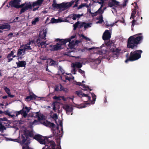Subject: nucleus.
I'll return each instance as SVG.
<instances>
[{"instance_id":"nucleus-1","label":"nucleus","mask_w":149,"mask_h":149,"mask_svg":"<svg viewBox=\"0 0 149 149\" xmlns=\"http://www.w3.org/2000/svg\"><path fill=\"white\" fill-rule=\"evenodd\" d=\"M28 131H25L23 134H22L21 137L19 139H13L11 138H7V141H16L20 143L22 146H24L25 149H29L28 145L30 143V136L28 135ZM49 137L43 136L40 135H36L33 137V139L38 141L41 144H45V147L42 149H56L55 148L56 146L54 141L50 140L49 139Z\"/></svg>"},{"instance_id":"nucleus-2","label":"nucleus","mask_w":149,"mask_h":149,"mask_svg":"<svg viewBox=\"0 0 149 149\" xmlns=\"http://www.w3.org/2000/svg\"><path fill=\"white\" fill-rule=\"evenodd\" d=\"M76 94L79 97H81L82 100L84 102H89L88 103H86L83 104L77 105L76 107L79 109L84 108L87 107L88 104H94L96 100V96L93 93L85 94L81 91H76Z\"/></svg>"},{"instance_id":"nucleus-3","label":"nucleus","mask_w":149,"mask_h":149,"mask_svg":"<svg viewBox=\"0 0 149 149\" xmlns=\"http://www.w3.org/2000/svg\"><path fill=\"white\" fill-rule=\"evenodd\" d=\"M35 46L33 41H31L28 43L21 45L18 50L17 56L18 59H22L26 51H31Z\"/></svg>"},{"instance_id":"nucleus-4","label":"nucleus","mask_w":149,"mask_h":149,"mask_svg":"<svg viewBox=\"0 0 149 149\" xmlns=\"http://www.w3.org/2000/svg\"><path fill=\"white\" fill-rule=\"evenodd\" d=\"M43 0H38L37 1L32 2L26 1L20 5L19 8H21L19 14L26 11L27 10H31L33 8L37 6L40 5L42 4Z\"/></svg>"},{"instance_id":"nucleus-5","label":"nucleus","mask_w":149,"mask_h":149,"mask_svg":"<svg viewBox=\"0 0 149 149\" xmlns=\"http://www.w3.org/2000/svg\"><path fill=\"white\" fill-rule=\"evenodd\" d=\"M141 34L139 33L130 37L128 40L127 47L132 49L136 47L137 45L140 43L143 38L142 36H136Z\"/></svg>"},{"instance_id":"nucleus-6","label":"nucleus","mask_w":149,"mask_h":149,"mask_svg":"<svg viewBox=\"0 0 149 149\" xmlns=\"http://www.w3.org/2000/svg\"><path fill=\"white\" fill-rule=\"evenodd\" d=\"M75 37V36L74 35L71 36L70 38H68L61 40L57 39V40H59V43L54 45H50V50L52 51H56L63 48L62 46H64L66 43L70 42L71 41V39L74 38Z\"/></svg>"},{"instance_id":"nucleus-7","label":"nucleus","mask_w":149,"mask_h":149,"mask_svg":"<svg viewBox=\"0 0 149 149\" xmlns=\"http://www.w3.org/2000/svg\"><path fill=\"white\" fill-rule=\"evenodd\" d=\"M103 5L101 4V6L98 10L94 13H93L91 12V10L90 8L88 9V12L93 17L97 15H99V18H97V19L99 21L96 22V24L99 23H101L103 22V17L101 15L104 12V10L106 8V7H104L103 9H102Z\"/></svg>"},{"instance_id":"nucleus-8","label":"nucleus","mask_w":149,"mask_h":149,"mask_svg":"<svg viewBox=\"0 0 149 149\" xmlns=\"http://www.w3.org/2000/svg\"><path fill=\"white\" fill-rule=\"evenodd\" d=\"M74 1H72L70 2H64L60 4H57L54 1L52 6L53 7L59 9L60 11H62L69 8L74 3Z\"/></svg>"},{"instance_id":"nucleus-9","label":"nucleus","mask_w":149,"mask_h":149,"mask_svg":"<svg viewBox=\"0 0 149 149\" xmlns=\"http://www.w3.org/2000/svg\"><path fill=\"white\" fill-rule=\"evenodd\" d=\"M142 52V51L141 50L131 52L129 59L126 60L125 61V62L127 63L129 61H133L138 60L140 58Z\"/></svg>"},{"instance_id":"nucleus-10","label":"nucleus","mask_w":149,"mask_h":149,"mask_svg":"<svg viewBox=\"0 0 149 149\" xmlns=\"http://www.w3.org/2000/svg\"><path fill=\"white\" fill-rule=\"evenodd\" d=\"M92 24L91 23H86L85 22L78 21L73 24L74 30H75L77 27L81 28L84 27L85 29L91 26Z\"/></svg>"},{"instance_id":"nucleus-11","label":"nucleus","mask_w":149,"mask_h":149,"mask_svg":"<svg viewBox=\"0 0 149 149\" xmlns=\"http://www.w3.org/2000/svg\"><path fill=\"white\" fill-rule=\"evenodd\" d=\"M105 47V45H103L100 47L95 48L94 47H93L91 48H89L88 49V50L90 51L95 49V52L97 53V54H107V53H108L107 50H104V49L105 48H104L102 49L103 50L101 49V48L103 47Z\"/></svg>"},{"instance_id":"nucleus-12","label":"nucleus","mask_w":149,"mask_h":149,"mask_svg":"<svg viewBox=\"0 0 149 149\" xmlns=\"http://www.w3.org/2000/svg\"><path fill=\"white\" fill-rule=\"evenodd\" d=\"M82 64L83 63L78 62L72 63L71 65L73 69L71 70L73 74H75L77 71L76 68H81L82 67Z\"/></svg>"},{"instance_id":"nucleus-13","label":"nucleus","mask_w":149,"mask_h":149,"mask_svg":"<svg viewBox=\"0 0 149 149\" xmlns=\"http://www.w3.org/2000/svg\"><path fill=\"white\" fill-rule=\"evenodd\" d=\"M29 108L25 107H23L22 110L17 111L15 113L16 116H18L21 114L24 117H25L27 116L28 113L29 112Z\"/></svg>"},{"instance_id":"nucleus-14","label":"nucleus","mask_w":149,"mask_h":149,"mask_svg":"<svg viewBox=\"0 0 149 149\" xmlns=\"http://www.w3.org/2000/svg\"><path fill=\"white\" fill-rule=\"evenodd\" d=\"M63 108L65 110L66 113L68 115L72 114L73 107L71 105H65L63 106Z\"/></svg>"},{"instance_id":"nucleus-15","label":"nucleus","mask_w":149,"mask_h":149,"mask_svg":"<svg viewBox=\"0 0 149 149\" xmlns=\"http://www.w3.org/2000/svg\"><path fill=\"white\" fill-rule=\"evenodd\" d=\"M52 118L55 120L56 123L57 125L60 126L61 127V130H62V122L61 120H59L58 118V116L56 114L54 113L53 114L52 116Z\"/></svg>"},{"instance_id":"nucleus-16","label":"nucleus","mask_w":149,"mask_h":149,"mask_svg":"<svg viewBox=\"0 0 149 149\" xmlns=\"http://www.w3.org/2000/svg\"><path fill=\"white\" fill-rule=\"evenodd\" d=\"M21 1V0H13L9 3V5L12 7L19 8L20 6V2Z\"/></svg>"},{"instance_id":"nucleus-17","label":"nucleus","mask_w":149,"mask_h":149,"mask_svg":"<svg viewBox=\"0 0 149 149\" xmlns=\"http://www.w3.org/2000/svg\"><path fill=\"white\" fill-rule=\"evenodd\" d=\"M82 16L83 14H72L70 15L67 18H70L74 20H78Z\"/></svg>"},{"instance_id":"nucleus-18","label":"nucleus","mask_w":149,"mask_h":149,"mask_svg":"<svg viewBox=\"0 0 149 149\" xmlns=\"http://www.w3.org/2000/svg\"><path fill=\"white\" fill-rule=\"evenodd\" d=\"M111 34L109 31L108 30H106L104 33L102 38L104 40H108L111 37Z\"/></svg>"},{"instance_id":"nucleus-19","label":"nucleus","mask_w":149,"mask_h":149,"mask_svg":"<svg viewBox=\"0 0 149 149\" xmlns=\"http://www.w3.org/2000/svg\"><path fill=\"white\" fill-rule=\"evenodd\" d=\"M37 42L38 44V47H41L42 48L46 47L47 45H48L49 44V43L47 42V41H43L40 42L39 39H38L37 40Z\"/></svg>"},{"instance_id":"nucleus-20","label":"nucleus","mask_w":149,"mask_h":149,"mask_svg":"<svg viewBox=\"0 0 149 149\" xmlns=\"http://www.w3.org/2000/svg\"><path fill=\"white\" fill-rule=\"evenodd\" d=\"M33 116L35 118H37L38 120H42L44 119V117L42 114H40L38 112L34 113Z\"/></svg>"},{"instance_id":"nucleus-21","label":"nucleus","mask_w":149,"mask_h":149,"mask_svg":"<svg viewBox=\"0 0 149 149\" xmlns=\"http://www.w3.org/2000/svg\"><path fill=\"white\" fill-rule=\"evenodd\" d=\"M47 33V29L45 28L43 29L40 32L39 37L42 39H45L46 37Z\"/></svg>"},{"instance_id":"nucleus-22","label":"nucleus","mask_w":149,"mask_h":149,"mask_svg":"<svg viewBox=\"0 0 149 149\" xmlns=\"http://www.w3.org/2000/svg\"><path fill=\"white\" fill-rule=\"evenodd\" d=\"M16 111H14L10 112L9 111H5L4 112V113L5 114L8 115L11 117L13 118L14 117H16L17 116H16V114L15 113Z\"/></svg>"},{"instance_id":"nucleus-23","label":"nucleus","mask_w":149,"mask_h":149,"mask_svg":"<svg viewBox=\"0 0 149 149\" xmlns=\"http://www.w3.org/2000/svg\"><path fill=\"white\" fill-rule=\"evenodd\" d=\"M69 42V43L68 45V47L71 49H73L74 48L76 44H77L79 42V41L77 40H76L75 41L72 40L71 42Z\"/></svg>"},{"instance_id":"nucleus-24","label":"nucleus","mask_w":149,"mask_h":149,"mask_svg":"<svg viewBox=\"0 0 149 149\" xmlns=\"http://www.w3.org/2000/svg\"><path fill=\"white\" fill-rule=\"evenodd\" d=\"M36 96L33 93H30L29 96H27L25 99V100L29 101L31 100H34L36 99Z\"/></svg>"},{"instance_id":"nucleus-25","label":"nucleus","mask_w":149,"mask_h":149,"mask_svg":"<svg viewBox=\"0 0 149 149\" xmlns=\"http://www.w3.org/2000/svg\"><path fill=\"white\" fill-rule=\"evenodd\" d=\"M63 21L61 19L58 18L57 19H55L54 18H52L51 20V22L52 23H57ZM65 22H68L69 21L65 19L64 21Z\"/></svg>"},{"instance_id":"nucleus-26","label":"nucleus","mask_w":149,"mask_h":149,"mask_svg":"<svg viewBox=\"0 0 149 149\" xmlns=\"http://www.w3.org/2000/svg\"><path fill=\"white\" fill-rule=\"evenodd\" d=\"M47 65L54 66L57 64V63L53 60L51 59H48L47 61Z\"/></svg>"},{"instance_id":"nucleus-27","label":"nucleus","mask_w":149,"mask_h":149,"mask_svg":"<svg viewBox=\"0 0 149 149\" xmlns=\"http://www.w3.org/2000/svg\"><path fill=\"white\" fill-rule=\"evenodd\" d=\"M16 55H14V53L13 51H11L10 53L8 54L7 56L8 62H10L13 60V58L16 57Z\"/></svg>"},{"instance_id":"nucleus-28","label":"nucleus","mask_w":149,"mask_h":149,"mask_svg":"<svg viewBox=\"0 0 149 149\" xmlns=\"http://www.w3.org/2000/svg\"><path fill=\"white\" fill-rule=\"evenodd\" d=\"M52 106L53 107V109L55 111H56L57 109H58L59 111V104L57 102H54L52 105Z\"/></svg>"},{"instance_id":"nucleus-29","label":"nucleus","mask_w":149,"mask_h":149,"mask_svg":"<svg viewBox=\"0 0 149 149\" xmlns=\"http://www.w3.org/2000/svg\"><path fill=\"white\" fill-rule=\"evenodd\" d=\"M3 89L9 97H14L13 95H11L10 90L9 88H8L7 87L4 86Z\"/></svg>"},{"instance_id":"nucleus-30","label":"nucleus","mask_w":149,"mask_h":149,"mask_svg":"<svg viewBox=\"0 0 149 149\" xmlns=\"http://www.w3.org/2000/svg\"><path fill=\"white\" fill-rule=\"evenodd\" d=\"M77 84L79 86H81L82 87V89L84 91H89V88L88 86L84 84H82L80 82H78L77 83Z\"/></svg>"},{"instance_id":"nucleus-31","label":"nucleus","mask_w":149,"mask_h":149,"mask_svg":"<svg viewBox=\"0 0 149 149\" xmlns=\"http://www.w3.org/2000/svg\"><path fill=\"white\" fill-rule=\"evenodd\" d=\"M43 124L46 126L53 127H54V124L52 123L47 121H44L43 123Z\"/></svg>"},{"instance_id":"nucleus-32","label":"nucleus","mask_w":149,"mask_h":149,"mask_svg":"<svg viewBox=\"0 0 149 149\" xmlns=\"http://www.w3.org/2000/svg\"><path fill=\"white\" fill-rule=\"evenodd\" d=\"M101 58H100L98 57V58H92L91 59L90 61L91 62H94L97 64H98L100 63L101 62Z\"/></svg>"},{"instance_id":"nucleus-33","label":"nucleus","mask_w":149,"mask_h":149,"mask_svg":"<svg viewBox=\"0 0 149 149\" xmlns=\"http://www.w3.org/2000/svg\"><path fill=\"white\" fill-rule=\"evenodd\" d=\"M118 2L116 0H111V2L109 3V6L110 7H112L115 5L118 6Z\"/></svg>"},{"instance_id":"nucleus-34","label":"nucleus","mask_w":149,"mask_h":149,"mask_svg":"<svg viewBox=\"0 0 149 149\" xmlns=\"http://www.w3.org/2000/svg\"><path fill=\"white\" fill-rule=\"evenodd\" d=\"M10 29V25L9 24H4L0 26V29H8L9 30Z\"/></svg>"},{"instance_id":"nucleus-35","label":"nucleus","mask_w":149,"mask_h":149,"mask_svg":"<svg viewBox=\"0 0 149 149\" xmlns=\"http://www.w3.org/2000/svg\"><path fill=\"white\" fill-rule=\"evenodd\" d=\"M17 64L18 67H24L26 65V63L24 61H19L17 63Z\"/></svg>"},{"instance_id":"nucleus-36","label":"nucleus","mask_w":149,"mask_h":149,"mask_svg":"<svg viewBox=\"0 0 149 149\" xmlns=\"http://www.w3.org/2000/svg\"><path fill=\"white\" fill-rule=\"evenodd\" d=\"M120 50L118 49H115V51L113 52V54L114 55L113 56V57L115 58H117L119 55Z\"/></svg>"},{"instance_id":"nucleus-37","label":"nucleus","mask_w":149,"mask_h":149,"mask_svg":"<svg viewBox=\"0 0 149 149\" xmlns=\"http://www.w3.org/2000/svg\"><path fill=\"white\" fill-rule=\"evenodd\" d=\"M138 8V7H135V9L134 10H133L131 16L130 18V19L132 18L134 19L135 17V14L136 13V9Z\"/></svg>"},{"instance_id":"nucleus-38","label":"nucleus","mask_w":149,"mask_h":149,"mask_svg":"<svg viewBox=\"0 0 149 149\" xmlns=\"http://www.w3.org/2000/svg\"><path fill=\"white\" fill-rule=\"evenodd\" d=\"M39 21L38 17H37L34 18L32 22V24L33 25H35L37 22Z\"/></svg>"},{"instance_id":"nucleus-39","label":"nucleus","mask_w":149,"mask_h":149,"mask_svg":"<svg viewBox=\"0 0 149 149\" xmlns=\"http://www.w3.org/2000/svg\"><path fill=\"white\" fill-rule=\"evenodd\" d=\"M59 91H63L65 92H67L68 91V90L67 88H64L61 84H60L59 85Z\"/></svg>"},{"instance_id":"nucleus-40","label":"nucleus","mask_w":149,"mask_h":149,"mask_svg":"<svg viewBox=\"0 0 149 149\" xmlns=\"http://www.w3.org/2000/svg\"><path fill=\"white\" fill-rule=\"evenodd\" d=\"M81 36L84 38L87 41H89L90 42V43L91 42V39H90V38L85 36H84L82 34L81 35Z\"/></svg>"},{"instance_id":"nucleus-41","label":"nucleus","mask_w":149,"mask_h":149,"mask_svg":"<svg viewBox=\"0 0 149 149\" xmlns=\"http://www.w3.org/2000/svg\"><path fill=\"white\" fill-rule=\"evenodd\" d=\"M39 123V121H37L36 120H34V121L32 122L31 124L32 125H36L38 124Z\"/></svg>"},{"instance_id":"nucleus-42","label":"nucleus","mask_w":149,"mask_h":149,"mask_svg":"<svg viewBox=\"0 0 149 149\" xmlns=\"http://www.w3.org/2000/svg\"><path fill=\"white\" fill-rule=\"evenodd\" d=\"M5 127L2 125H0V131H2L5 129Z\"/></svg>"},{"instance_id":"nucleus-43","label":"nucleus","mask_w":149,"mask_h":149,"mask_svg":"<svg viewBox=\"0 0 149 149\" xmlns=\"http://www.w3.org/2000/svg\"><path fill=\"white\" fill-rule=\"evenodd\" d=\"M86 3H83V4H81L79 6V7L78 8V9H80V8H82V7H84V6H86Z\"/></svg>"},{"instance_id":"nucleus-44","label":"nucleus","mask_w":149,"mask_h":149,"mask_svg":"<svg viewBox=\"0 0 149 149\" xmlns=\"http://www.w3.org/2000/svg\"><path fill=\"white\" fill-rule=\"evenodd\" d=\"M78 71L79 73H81V74H84V73H85L84 71L80 69H78Z\"/></svg>"},{"instance_id":"nucleus-45","label":"nucleus","mask_w":149,"mask_h":149,"mask_svg":"<svg viewBox=\"0 0 149 149\" xmlns=\"http://www.w3.org/2000/svg\"><path fill=\"white\" fill-rule=\"evenodd\" d=\"M59 86H58L57 85H56L55 86V88L54 90L55 91H59L60 88H59Z\"/></svg>"},{"instance_id":"nucleus-46","label":"nucleus","mask_w":149,"mask_h":149,"mask_svg":"<svg viewBox=\"0 0 149 149\" xmlns=\"http://www.w3.org/2000/svg\"><path fill=\"white\" fill-rule=\"evenodd\" d=\"M59 72L60 73H61L62 74H63L64 72V70L61 68H60L59 69Z\"/></svg>"},{"instance_id":"nucleus-47","label":"nucleus","mask_w":149,"mask_h":149,"mask_svg":"<svg viewBox=\"0 0 149 149\" xmlns=\"http://www.w3.org/2000/svg\"><path fill=\"white\" fill-rule=\"evenodd\" d=\"M72 52H70L68 53V55L69 56H70L74 57H75L76 58H78L79 57H74V56H73L72 55Z\"/></svg>"},{"instance_id":"nucleus-48","label":"nucleus","mask_w":149,"mask_h":149,"mask_svg":"<svg viewBox=\"0 0 149 149\" xmlns=\"http://www.w3.org/2000/svg\"><path fill=\"white\" fill-rule=\"evenodd\" d=\"M60 97H59L54 96L53 97V98L54 99H55V100H59L60 99Z\"/></svg>"},{"instance_id":"nucleus-49","label":"nucleus","mask_w":149,"mask_h":149,"mask_svg":"<svg viewBox=\"0 0 149 149\" xmlns=\"http://www.w3.org/2000/svg\"><path fill=\"white\" fill-rule=\"evenodd\" d=\"M136 22V21L135 20H134L132 21V27L134 26L135 25V23Z\"/></svg>"},{"instance_id":"nucleus-50","label":"nucleus","mask_w":149,"mask_h":149,"mask_svg":"<svg viewBox=\"0 0 149 149\" xmlns=\"http://www.w3.org/2000/svg\"><path fill=\"white\" fill-rule=\"evenodd\" d=\"M7 119L5 118H1V121H7Z\"/></svg>"},{"instance_id":"nucleus-51","label":"nucleus","mask_w":149,"mask_h":149,"mask_svg":"<svg viewBox=\"0 0 149 149\" xmlns=\"http://www.w3.org/2000/svg\"><path fill=\"white\" fill-rule=\"evenodd\" d=\"M65 77L66 80H67L69 81H70V79H72L71 78H70L68 77Z\"/></svg>"},{"instance_id":"nucleus-52","label":"nucleus","mask_w":149,"mask_h":149,"mask_svg":"<svg viewBox=\"0 0 149 149\" xmlns=\"http://www.w3.org/2000/svg\"><path fill=\"white\" fill-rule=\"evenodd\" d=\"M55 135H56V136H58V137H60V136H62V135H61V134H58V133H57V134H56Z\"/></svg>"},{"instance_id":"nucleus-53","label":"nucleus","mask_w":149,"mask_h":149,"mask_svg":"<svg viewBox=\"0 0 149 149\" xmlns=\"http://www.w3.org/2000/svg\"><path fill=\"white\" fill-rule=\"evenodd\" d=\"M13 35V33H10L8 35V36L10 37H11Z\"/></svg>"},{"instance_id":"nucleus-54","label":"nucleus","mask_w":149,"mask_h":149,"mask_svg":"<svg viewBox=\"0 0 149 149\" xmlns=\"http://www.w3.org/2000/svg\"><path fill=\"white\" fill-rule=\"evenodd\" d=\"M61 97L62 98V100L64 101H65L66 100V99L63 96H62V97Z\"/></svg>"},{"instance_id":"nucleus-55","label":"nucleus","mask_w":149,"mask_h":149,"mask_svg":"<svg viewBox=\"0 0 149 149\" xmlns=\"http://www.w3.org/2000/svg\"><path fill=\"white\" fill-rule=\"evenodd\" d=\"M19 18V17H16L14 20V21L15 22H16L17 21V20Z\"/></svg>"},{"instance_id":"nucleus-56","label":"nucleus","mask_w":149,"mask_h":149,"mask_svg":"<svg viewBox=\"0 0 149 149\" xmlns=\"http://www.w3.org/2000/svg\"><path fill=\"white\" fill-rule=\"evenodd\" d=\"M8 96H5L2 97V98L3 99H6L7 98Z\"/></svg>"},{"instance_id":"nucleus-57","label":"nucleus","mask_w":149,"mask_h":149,"mask_svg":"<svg viewBox=\"0 0 149 149\" xmlns=\"http://www.w3.org/2000/svg\"><path fill=\"white\" fill-rule=\"evenodd\" d=\"M77 1L76 2V4H75L74 6V7H76L77 6Z\"/></svg>"},{"instance_id":"nucleus-58","label":"nucleus","mask_w":149,"mask_h":149,"mask_svg":"<svg viewBox=\"0 0 149 149\" xmlns=\"http://www.w3.org/2000/svg\"><path fill=\"white\" fill-rule=\"evenodd\" d=\"M38 8H33V10L34 11H35L36 10H38Z\"/></svg>"},{"instance_id":"nucleus-59","label":"nucleus","mask_w":149,"mask_h":149,"mask_svg":"<svg viewBox=\"0 0 149 149\" xmlns=\"http://www.w3.org/2000/svg\"><path fill=\"white\" fill-rule=\"evenodd\" d=\"M4 106V105L2 103H0V106Z\"/></svg>"},{"instance_id":"nucleus-60","label":"nucleus","mask_w":149,"mask_h":149,"mask_svg":"<svg viewBox=\"0 0 149 149\" xmlns=\"http://www.w3.org/2000/svg\"><path fill=\"white\" fill-rule=\"evenodd\" d=\"M46 70L47 71H49V70H48V66L46 68Z\"/></svg>"},{"instance_id":"nucleus-61","label":"nucleus","mask_w":149,"mask_h":149,"mask_svg":"<svg viewBox=\"0 0 149 149\" xmlns=\"http://www.w3.org/2000/svg\"><path fill=\"white\" fill-rule=\"evenodd\" d=\"M70 99L72 100L73 101V99H74V97L73 96V97L72 98H70Z\"/></svg>"},{"instance_id":"nucleus-62","label":"nucleus","mask_w":149,"mask_h":149,"mask_svg":"<svg viewBox=\"0 0 149 149\" xmlns=\"http://www.w3.org/2000/svg\"><path fill=\"white\" fill-rule=\"evenodd\" d=\"M126 4H124L123 5V6H126Z\"/></svg>"},{"instance_id":"nucleus-63","label":"nucleus","mask_w":149,"mask_h":149,"mask_svg":"<svg viewBox=\"0 0 149 149\" xmlns=\"http://www.w3.org/2000/svg\"><path fill=\"white\" fill-rule=\"evenodd\" d=\"M23 149H25L24 146H23Z\"/></svg>"},{"instance_id":"nucleus-64","label":"nucleus","mask_w":149,"mask_h":149,"mask_svg":"<svg viewBox=\"0 0 149 149\" xmlns=\"http://www.w3.org/2000/svg\"><path fill=\"white\" fill-rule=\"evenodd\" d=\"M113 8L114 10H116V8H115V7H113Z\"/></svg>"}]
</instances>
